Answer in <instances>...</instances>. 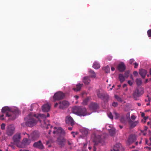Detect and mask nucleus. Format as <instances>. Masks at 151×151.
Here are the masks:
<instances>
[{
    "instance_id": "f257e3e1",
    "label": "nucleus",
    "mask_w": 151,
    "mask_h": 151,
    "mask_svg": "<svg viewBox=\"0 0 151 151\" xmlns=\"http://www.w3.org/2000/svg\"><path fill=\"white\" fill-rule=\"evenodd\" d=\"M50 116V115L48 113L47 114V116L44 114H36L33 113L29 114L28 116L25 118L24 119L26 121V125L27 126L29 127H32L35 125L37 123V120L34 118L35 117L37 118L40 122H41L42 119L44 121V124L42 125V127L47 129L50 126L49 123L47 122L46 123L45 121V119L47 117H48Z\"/></svg>"
},
{
    "instance_id": "72a5a7b5",
    "label": "nucleus",
    "mask_w": 151,
    "mask_h": 151,
    "mask_svg": "<svg viewBox=\"0 0 151 151\" xmlns=\"http://www.w3.org/2000/svg\"><path fill=\"white\" fill-rule=\"evenodd\" d=\"M147 127H144V129L143 130L141 131V134L145 135L146 134V132H145L147 129Z\"/></svg>"
},
{
    "instance_id": "09e8293b",
    "label": "nucleus",
    "mask_w": 151,
    "mask_h": 151,
    "mask_svg": "<svg viewBox=\"0 0 151 151\" xmlns=\"http://www.w3.org/2000/svg\"><path fill=\"white\" fill-rule=\"evenodd\" d=\"M128 83L130 86H131L133 84L132 82L130 81H128Z\"/></svg>"
},
{
    "instance_id": "4d7b16f0",
    "label": "nucleus",
    "mask_w": 151,
    "mask_h": 151,
    "mask_svg": "<svg viewBox=\"0 0 151 151\" xmlns=\"http://www.w3.org/2000/svg\"><path fill=\"white\" fill-rule=\"evenodd\" d=\"M145 114L144 113H142L141 114V116L142 117H143L144 118V117H145Z\"/></svg>"
},
{
    "instance_id": "cd10ccee",
    "label": "nucleus",
    "mask_w": 151,
    "mask_h": 151,
    "mask_svg": "<svg viewBox=\"0 0 151 151\" xmlns=\"http://www.w3.org/2000/svg\"><path fill=\"white\" fill-rule=\"evenodd\" d=\"M119 78L121 83L123 82L125 80V77L122 74H120L119 75Z\"/></svg>"
},
{
    "instance_id": "a19ab883",
    "label": "nucleus",
    "mask_w": 151,
    "mask_h": 151,
    "mask_svg": "<svg viewBox=\"0 0 151 151\" xmlns=\"http://www.w3.org/2000/svg\"><path fill=\"white\" fill-rule=\"evenodd\" d=\"M5 127V125L3 123L1 125V128L2 129H4Z\"/></svg>"
},
{
    "instance_id": "2eb2a0df",
    "label": "nucleus",
    "mask_w": 151,
    "mask_h": 151,
    "mask_svg": "<svg viewBox=\"0 0 151 151\" xmlns=\"http://www.w3.org/2000/svg\"><path fill=\"white\" fill-rule=\"evenodd\" d=\"M106 128L108 129L110 135L111 136H113L115 133V129L113 127V126L112 125L107 124L106 126Z\"/></svg>"
},
{
    "instance_id": "6e6d98bb",
    "label": "nucleus",
    "mask_w": 151,
    "mask_h": 151,
    "mask_svg": "<svg viewBox=\"0 0 151 151\" xmlns=\"http://www.w3.org/2000/svg\"><path fill=\"white\" fill-rule=\"evenodd\" d=\"M19 151H29V150H27L20 149L19 150Z\"/></svg>"
},
{
    "instance_id": "bb28decb",
    "label": "nucleus",
    "mask_w": 151,
    "mask_h": 151,
    "mask_svg": "<svg viewBox=\"0 0 151 151\" xmlns=\"http://www.w3.org/2000/svg\"><path fill=\"white\" fill-rule=\"evenodd\" d=\"M81 132L82 134V137H85L88 134V131L86 129H83L81 130Z\"/></svg>"
},
{
    "instance_id": "052dcab7",
    "label": "nucleus",
    "mask_w": 151,
    "mask_h": 151,
    "mask_svg": "<svg viewBox=\"0 0 151 151\" xmlns=\"http://www.w3.org/2000/svg\"><path fill=\"white\" fill-rule=\"evenodd\" d=\"M76 99H77L78 98V96H74Z\"/></svg>"
},
{
    "instance_id": "8fccbe9b",
    "label": "nucleus",
    "mask_w": 151,
    "mask_h": 151,
    "mask_svg": "<svg viewBox=\"0 0 151 151\" xmlns=\"http://www.w3.org/2000/svg\"><path fill=\"white\" fill-rule=\"evenodd\" d=\"M134 68H137L138 66V64L137 63H134Z\"/></svg>"
},
{
    "instance_id": "f3484780",
    "label": "nucleus",
    "mask_w": 151,
    "mask_h": 151,
    "mask_svg": "<svg viewBox=\"0 0 151 151\" xmlns=\"http://www.w3.org/2000/svg\"><path fill=\"white\" fill-rule=\"evenodd\" d=\"M33 145L34 147L41 149H43L44 147L40 140L38 142L35 143Z\"/></svg>"
},
{
    "instance_id": "412c9836",
    "label": "nucleus",
    "mask_w": 151,
    "mask_h": 151,
    "mask_svg": "<svg viewBox=\"0 0 151 151\" xmlns=\"http://www.w3.org/2000/svg\"><path fill=\"white\" fill-rule=\"evenodd\" d=\"M128 122L130 128H133L138 125L139 123V121H137L135 122H133L129 119V120Z\"/></svg>"
},
{
    "instance_id": "5701e85b",
    "label": "nucleus",
    "mask_w": 151,
    "mask_h": 151,
    "mask_svg": "<svg viewBox=\"0 0 151 151\" xmlns=\"http://www.w3.org/2000/svg\"><path fill=\"white\" fill-rule=\"evenodd\" d=\"M99 107V105L95 103H91L89 106L91 110H95L97 109Z\"/></svg>"
},
{
    "instance_id": "680f3d73",
    "label": "nucleus",
    "mask_w": 151,
    "mask_h": 151,
    "mask_svg": "<svg viewBox=\"0 0 151 151\" xmlns=\"http://www.w3.org/2000/svg\"><path fill=\"white\" fill-rule=\"evenodd\" d=\"M147 97H148V98L149 101H150L151 100V98L150 99L148 96H147Z\"/></svg>"
},
{
    "instance_id": "864d4df0",
    "label": "nucleus",
    "mask_w": 151,
    "mask_h": 151,
    "mask_svg": "<svg viewBox=\"0 0 151 151\" xmlns=\"http://www.w3.org/2000/svg\"><path fill=\"white\" fill-rule=\"evenodd\" d=\"M147 124L148 125L150 126V127L151 128V122H148Z\"/></svg>"
},
{
    "instance_id": "f704fd0d",
    "label": "nucleus",
    "mask_w": 151,
    "mask_h": 151,
    "mask_svg": "<svg viewBox=\"0 0 151 151\" xmlns=\"http://www.w3.org/2000/svg\"><path fill=\"white\" fill-rule=\"evenodd\" d=\"M104 70L106 73H108L110 71V68L108 66H106L104 68Z\"/></svg>"
},
{
    "instance_id": "37998d69",
    "label": "nucleus",
    "mask_w": 151,
    "mask_h": 151,
    "mask_svg": "<svg viewBox=\"0 0 151 151\" xmlns=\"http://www.w3.org/2000/svg\"><path fill=\"white\" fill-rule=\"evenodd\" d=\"M129 74V72H126L125 73V76H124L125 78H127Z\"/></svg>"
},
{
    "instance_id": "ddd939ff",
    "label": "nucleus",
    "mask_w": 151,
    "mask_h": 151,
    "mask_svg": "<svg viewBox=\"0 0 151 151\" xmlns=\"http://www.w3.org/2000/svg\"><path fill=\"white\" fill-rule=\"evenodd\" d=\"M100 91H97V95L98 97L102 99L105 102H107L108 101L109 96L107 94L105 95L101 94V96L100 95Z\"/></svg>"
},
{
    "instance_id": "774afa93",
    "label": "nucleus",
    "mask_w": 151,
    "mask_h": 151,
    "mask_svg": "<svg viewBox=\"0 0 151 151\" xmlns=\"http://www.w3.org/2000/svg\"><path fill=\"white\" fill-rule=\"evenodd\" d=\"M119 127L120 128V129H122L123 128V126H122L121 125H119Z\"/></svg>"
},
{
    "instance_id": "4be33fe9",
    "label": "nucleus",
    "mask_w": 151,
    "mask_h": 151,
    "mask_svg": "<svg viewBox=\"0 0 151 151\" xmlns=\"http://www.w3.org/2000/svg\"><path fill=\"white\" fill-rule=\"evenodd\" d=\"M50 105L49 104L47 103L42 106V110L44 112H48L50 110Z\"/></svg>"
},
{
    "instance_id": "f03ea898",
    "label": "nucleus",
    "mask_w": 151,
    "mask_h": 151,
    "mask_svg": "<svg viewBox=\"0 0 151 151\" xmlns=\"http://www.w3.org/2000/svg\"><path fill=\"white\" fill-rule=\"evenodd\" d=\"M2 114L0 116V119L3 120L8 117L9 120L15 119L19 114V112L17 108L10 107L6 106L1 110Z\"/></svg>"
},
{
    "instance_id": "dca6fc26",
    "label": "nucleus",
    "mask_w": 151,
    "mask_h": 151,
    "mask_svg": "<svg viewBox=\"0 0 151 151\" xmlns=\"http://www.w3.org/2000/svg\"><path fill=\"white\" fill-rule=\"evenodd\" d=\"M143 93V91H140L139 90L137 89L134 91L133 96L134 98L136 99L139 96L141 95Z\"/></svg>"
},
{
    "instance_id": "20e7f679",
    "label": "nucleus",
    "mask_w": 151,
    "mask_h": 151,
    "mask_svg": "<svg viewBox=\"0 0 151 151\" xmlns=\"http://www.w3.org/2000/svg\"><path fill=\"white\" fill-rule=\"evenodd\" d=\"M72 111L73 113L79 116H86L90 115V113H87L85 108H80L79 107L75 106L73 107Z\"/></svg>"
},
{
    "instance_id": "4c0bfd02",
    "label": "nucleus",
    "mask_w": 151,
    "mask_h": 151,
    "mask_svg": "<svg viewBox=\"0 0 151 151\" xmlns=\"http://www.w3.org/2000/svg\"><path fill=\"white\" fill-rule=\"evenodd\" d=\"M108 117L111 119H113V116L111 113H108Z\"/></svg>"
},
{
    "instance_id": "7ed1b4c3",
    "label": "nucleus",
    "mask_w": 151,
    "mask_h": 151,
    "mask_svg": "<svg viewBox=\"0 0 151 151\" xmlns=\"http://www.w3.org/2000/svg\"><path fill=\"white\" fill-rule=\"evenodd\" d=\"M51 130L49 132V134H50V132L53 131V133L54 134H56L58 135L61 136H63L65 134V132L61 127L57 128L56 127H53L51 126ZM57 143L59 145L62 147L63 146L65 143V139L62 136H60L58 137L57 139Z\"/></svg>"
},
{
    "instance_id": "c85d7f7f",
    "label": "nucleus",
    "mask_w": 151,
    "mask_h": 151,
    "mask_svg": "<svg viewBox=\"0 0 151 151\" xmlns=\"http://www.w3.org/2000/svg\"><path fill=\"white\" fill-rule=\"evenodd\" d=\"M83 81L85 84L88 85L90 82V80L88 77H85L83 78Z\"/></svg>"
},
{
    "instance_id": "338daca9",
    "label": "nucleus",
    "mask_w": 151,
    "mask_h": 151,
    "mask_svg": "<svg viewBox=\"0 0 151 151\" xmlns=\"http://www.w3.org/2000/svg\"><path fill=\"white\" fill-rule=\"evenodd\" d=\"M114 87V85H113V86H112V88H110V89H109V90H112V88Z\"/></svg>"
},
{
    "instance_id": "5fc2aeb1",
    "label": "nucleus",
    "mask_w": 151,
    "mask_h": 151,
    "mask_svg": "<svg viewBox=\"0 0 151 151\" xmlns=\"http://www.w3.org/2000/svg\"><path fill=\"white\" fill-rule=\"evenodd\" d=\"M23 134L24 135H25V134H27V135L28 137L29 138H30V135L29 134H27L25 132H23Z\"/></svg>"
},
{
    "instance_id": "79ce46f5",
    "label": "nucleus",
    "mask_w": 151,
    "mask_h": 151,
    "mask_svg": "<svg viewBox=\"0 0 151 151\" xmlns=\"http://www.w3.org/2000/svg\"><path fill=\"white\" fill-rule=\"evenodd\" d=\"M131 118L132 120H134L136 118V116L134 115H132Z\"/></svg>"
},
{
    "instance_id": "6e6552de",
    "label": "nucleus",
    "mask_w": 151,
    "mask_h": 151,
    "mask_svg": "<svg viewBox=\"0 0 151 151\" xmlns=\"http://www.w3.org/2000/svg\"><path fill=\"white\" fill-rule=\"evenodd\" d=\"M15 127L13 124H10L7 126L6 134L9 136H12L14 133Z\"/></svg>"
},
{
    "instance_id": "a211bd4d",
    "label": "nucleus",
    "mask_w": 151,
    "mask_h": 151,
    "mask_svg": "<svg viewBox=\"0 0 151 151\" xmlns=\"http://www.w3.org/2000/svg\"><path fill=\"white\" fill-rule=\"evenodd\" d=\"M65 121L66 123L70 124L71 126L75 124L74 121L70 116H68L66 117Z\"/></svg>"
},
{
    "instance_id": "3c124183",
    "label": "nucleus",
    "mask_w": 151,
    "mask_h": 151,
    "mask_svg": "<svg viewBox=\"0 0 151 151\" xmlns=\"http://www.w3.org/2000/svg\"><path fill=\"white\" fill-rule=\"evenodd\" d=\"M71 134H73V136L74 137H75V135H76L77 134V133H75L74 132H72Z\"/></svg>"
},
{
    "instance_id": "58836bf2",
    "label": "nucleus",
    "mask_w": 151,
    "mask_h": 151,
    "mask_svg": "<svg viewBox=\"0 0 151 151\" xmlns=\"http://www.w3.org/2000/svg\"><path fill=\"white\" fill-rule=\"evenodd\" d=\"M115 97L116 99H117V100L119 101H122V99L119 97L118 96L116 95L115 96Z\"/></svg>"
},
{
    "instance_id": "69168bd1",
    "label": "nucleus",
    "mask_w": 151,
    "mask_h": 151,
    "mask_svg": "<svg viewBox=\"0 0 151 151\" xmlns=\"http://www.w3.org/2000/svg\"><path fill=\"white\" fill-rule=\"evenodd\" d=\"M127 85L126 84H124L123 85V87L124 88L125 87L127 86Z\"/></svg>"
},
{
    "instance_id": "e433bc0d",
    "label": "nucleus",
    "mask_w": 151,
    "mask_h": 151,
    "mask_svg": "<svg viewBox=\"0 0 151 151\" xmlns=\"http://www.w3.org/2000/svg\"><path fill=\"white\" fill-rule=\"evenodd\" d=\"M147 34L149 37H151V29H149L147 31Z\"/></svg>"
},
{
    "instance_id": "603ef678",
    "label": "nucleus",
    "mask_w": 151,
    "mask_h": 151,
    "mask_svg": "<svg viewBox=\"0 0 151 151\" xmlns=\"http://www.w3.org/2000/svg\"><path fill=\"white\" fill-rule=\"evenodd\" d=\"M107 58L108 60H110L111 59L112 57L111 56H109Z\"/></svg>"
},
{
    "instance_id": "473e14b6",
    "label": "nucleus",
    "mask_w": 151,
    "mask_h": 151,
    "mask_svg": "<svg viewBox=\"0 0 151 151\" xmlns=\"http://www.w3.org/2000/svg\"><path fill=\"white\" fill-rule=\"evenodd\" d=\"M145 143L146 144L149 145H151V138H150L149 140H148L147 139H145Z\"/></svg>"
},
{
    "instance_id": "a878e982",
    "label": "nucleus",
    "mask_w": 151,
    "mask_h": 151,
    "mask_svg": "<svg viewBox=\"0 0 151 151\" xmlns=\"http://www.w3.org/2000/svg\"><path fill=\"white\" fill-rule=\"evenodd\" d=\"M88 72L91 78H95L96 77V74L91 69H89Z\"/></svg>"
},
{
    "instance_id": "c9c22d12",
    "label": "nucleus",
    "mask_w": 151,
    "mask_h": 151,
    "mask_svg": "<svg viewBox=\"0 0 151 151\" xmlns=\"http://www.w3.org/2000/svg\"><path fill=\"white\" fill-rule=\"evenodd\" d=\"M148 118V116H145L143 118V119H142V122L144 123L146 122V120Z\"/></svg>"
},
{
    "instance_id": "ea45409f",
    "label": "nucleus",
    "mask_w": 151,
    "mask_h": 151,
    "mask_svg": "<svg viewBox=\"0 0 151 151\" xmlns=\"http://www.w3.org/2000/svg\"><path fill=\"white\" fill-rule=\"evenodd\" d=\"M118 105V104L117 102H114L112 104V106L115 107L116 106Z\"/></svg>"
},
{
    "instance_id": "b1692460",
    "label": "nucleus",
    "mask_w": 151,
    "mask_h": 151,
    "mask_svg": "<svg viewBox=\"0 0 151 151\" xmlns=\"http://www.w3.org/2000/svg\"><path fill=\"white\" fill-rule=\"evenodd\" d=\"M147 73V72L145 70L142 69L139 70V74L143 78H145Z\"/></svg>"
},
{
    "instance_id": "39448f33",
    "label": "nucleus",
    "mask_w": 151,
    "mask_h": 151,
    "mask_svg": "<svg viewBox=\"0 0 151 151\" xmlns=\"http://www.w3.org/2000/svg\"><path fill=\"white\" fill-rule=\"evenodd\" d=\"M114 114L115 115L114 118L115 119H119L120 121L122 123H125L126 119L129 118L130 113L128 112L126 115V117H125L123 115H120L116 112H114Z\"/></svg>"
},
{
    "instance_id": "bf43d9fd",
    "label": "nucleus",
    "mask_w": 151,
    "mask_h": 151,
    "mask_svg": "<svg viewBox=\"0 0 151 151\" xmlns=\"http://www.w3.org/2000/svg\"><path fill=\"white\" fill-rule=\"evenodd\" d=\"M111 70L112 71H113L115 70V68L114 67H112L111 68Z\"/></svg>"
},
{
    "instance_id": "c03bdc74",
    "label": "nucleus",
    "mask_w": 151,
    "mask_h": 151,
    "mask_svg": "<svg viewBox=\"0 0 151 151\" xmlns=\"http://www.w3.org/2000/svg\"><path fill=\"white\" fill-rule=\"evenodd\" d=\"M133 74L135 76H137L138 74V73L136 71H134L133 72Z\"/></svg>"
},
{
    "instance_id": "423d86ee",
    "label": "nucleus",
    "mask_w": 151,
    "mask_h": 151,
    "mask_svg": "<svg viewBox=\"0 0 151 151\" xmlns=\"http://www.w3.org/2000/svg\"><path fill=\"white\" fill-rule=\"evenodd\" d=\"M69 105V102L67 101H60L59 103H56L54 105L55 107H57L59 105V108L60 109H64L67 107Z\"/></svg>"
},
{
    "instance_id": "e2e57ef3",
    "label": "nucleus",
    "mask_w": 151,
    "mask_h": 151,
    "mask_svg": "<svg viewBox=\"0 0 151 151\" xmlns=\"http://www.w3.org/2000/svg\"><path fill=\"white\" fill-rule=\"evenodd\" d=\"M137 104L138 105V106H140L141 105V104L140 103H137Z\"/></svg>"
},
{
    "instance_id": "c756f323",
    "label": "nucleus",
    "mask_w": 151,
    "mask_h": 151,
    "mask_svg": "<svg viewBox=\"0 0 151 151\" xmlns=\"http://www.w3.org/2000/svg\"><path fill=\"white\" fill-rule=\"evenodd\" d=\"M95 69H98L100 67L99 64L97 62H94L92 66Z\"/></svg>"
},
{
    "instance_id": "4468645a",
    "label": "nucleus",
    "mask_w": 151,
    "mask_h": 151,
    "mask_svg": "<svg viewBox=\"0 0 151 151\" xmlns=\"http://www.w3.org/2000/svg\"><path fill=\"white\" fill-rule=\"evenodd\" d=\"M40 136L39 132L37 131H35L32 133L30 135V137L32 140L37 139Z\"/></svg>"
},
{
    "instance_id": "0eeeda50",
    "label": "nucleus",
    "mask_w": 151,
    "mask_h": 151,
    "mask_svg": "<svg viewBox=\"0 0 151 151\" xmlns=\"http://www.w3.org/2000/svg\"><path fill=\"white\" fill-rule=\"evenodd\" d=\"M31 140L27 138H24L22 141L17 144V146L19 148H24L29 144L31 143Z\"/></svg>"
},
{
    "instance_id": "13d9d810",
    "label": "nucleus",
    "mask_w": 151,
    "mask_h": 151,
    "mask_svg": "<svg viewBox=\"0 0 151 151\" xmlns=\"http://www.w3.org/2000/svg\"><path fill=\"white\" fill-rule=\"evenodd\" d=\"M148 79H146L145 80V82H144V83H147L148 82Z\"/></svg>"
},
{
    "instance_id": "de8ad7c7",
    "label": "nucleus",
    "mask_w": 151,
    "mask_h": 151,
    "mask_svg": "<svg viewBox=\"0 0 151 151\" xmlns=\"http://www.w3.org/2000/svg\"><path fill=\"white\" fill-rule=\"evenodd\" d=\"M134 60L133 59H131L129 60V63L130 64H131L132 63L134 62Z\"/></svg>"
},
{
    "instance_id": "6ab92c4d",
    "label": "nucleus",
    "mask_w": 151,
    "mask_h": 151,
    "mask_svg": "<svg viewBox=\"0 0 151 151\" xmlns=\"http://www.w3.org/2000/svg\"><path fill=\"white\" fill-rule=\"evenodd\" d=\"M126 68L125 66L123 63L121 62L117 66L118 70L120 72L124 71Z\"/></svg>"
},
{
    "instance_id": "2f4dec72",
    "label": "nucleus",
    "mask_w": 151,
    "mask_h": 151,
    "mask_svg": "<svg viewBox=\"0 0 151 151\" xmlns=\"http://www.w3.org/2000/svg\"><path fill=\"white\" fill-rule=\"evenodd\" d=\"M90 98L89 97H88L86 99H85L83 100V101L82 103L84 105H86L87 104L88 102L90 100Z\"/></svg>"
},
{
    "instance_id": "393cba45",
    "label": "nucleus",
    "mask_w": 151,
    "mask_h": 151,
    "mask_svg": "<svg viewBox=\"0 0 151 151\" xmlns=\"http://www.w3.org/2000/svg\"><path fill=\"white\" fill-rule=\"evenodd\" d=\"M83 85V84L79 83L76 85V88H73V89L75 91H78L81 89Z\"/></svg>"
},
{
    "instance_id": "9d476101",
    "label": "nucleus",
    "mask_w": 151,
    "mask_h": 151,
    "mask_svg": "<svg viewBox=\"0 0 151 151\" xmlns=\"http://www.w3.org/2000/svg\"><path fill=\"white\" fill-rule=\"evenodd\" d=\"M64 96V94L61 91L56 93L54 94L53 97L54 101H55L57 100H59L63 99Z\"/></svg>"
},
{
    "instance_id": "7c9ffc66",
    "label": "nucleus",
    "mask_w": 151,
    "mask_h": 151,
    "mask_svg": "<svg viewBox=\"0 0 151 151\" xmlns=\"http://www.w3.org/2000/svg\"><path fill=\"white\" fill-rule=\"evenodd\" d=\"M136 82L138 86L141 85L142 83V80L140 78H137L136 81Z\"/></svg>"
},
{
    "instance_id": "1a4fd4ad",
    "label": "nucleus",
    "mask_w": 151,
    "mask_h": 151,
    "mask_svg": "<svg viewBox=\"0 0 151 151\" xmlns=\"http://www.w3.org/2000/svg\"><path fill=\"white\" fill-rule=\"evenodd\" d=\"M93 141L95 145H97L99 143L103 145L104 143L105 139L104 138H102L100 136L97 135L95 136Z\"/></svg>"
},
{
    "instance_id": "9b49d317",
    "label": "nucleus",
    "mask_w": 151,
    "mask_h": 151,
    "mask_svg": "<svg viewBox=\"0 0 151 151\" xmlns=\"http://www.w3.org/2000/svg\"><path fill=\"white\" fill-rule=\"evenodd\" d=\"M111 151H124V149L120 143H116L113 147Z\"/></svg>"
},
{
    "instance_id": "49530a36",
    "label": "nucleus",
    "mask_w": 151,
    "mask_h": 151,
    "mask_svg": "<svg viewBox=\"0 0 151 151\" xmlns=\"http://www.w3.org/2000/svg\"><path fill=\"white\" fill-rule=\"evenodd\" d=\"M144 148H146L147 149V150H151V148L150 147H145Z\"/></svg>"
},
{
    "instance_id": "a18cd8bd",
    "label": "nucleus",
    "mask_w": 151,
    "mask_h": 151,
    "mask_svg": "<svg viewBox=\"0 0 151 151\" xmlns=\"http://www.w3.org/2000/svg\"><path fill=\"white\" fill-rule=\"evenodd\" d=\"M97 91H100V96H101V94H103V95H105V94L104 93L102 92L101 91L99 90H97L96 91V93H97Z\"/></svg>"
},
{
    "instance_id": "0e129e2a",
    "label": "nucleus",
    "mask_w": 151,
    "mask_h": 151,
    "mask_svg": "<svg viewBox=\"0 0 151 151\" xmlns=\"http://www.w3.org/2000/svg\"><path fill=\"white\" fill-rule=\"evenodd\" d=\"M68 129L69 130H71L72 129V127H69L68 128Z\"/></svg>"
},
{
    "instance_id": "aec40b11",
    "label": "nucleus",
    "mask_w": 151,
    "mask_h": 151,
    "mask_svg": "<svg viewBox=\"0 0 151 151\" xmlns=\"http://www.w3.org/2000/svg\"><path fill=\"white\" fill-rule=\"evenodd\" d=\"M136 139V137L134 135H131L127 141V144L130 145L134 142Z\"/></svg>"
},
{
    "instance_id": "f8f14e48",
    "label": "nucleus",
    "mask_w": 151,
    "mask_h": 151,
    "mask_svg": "<svg viewBox=\"0 0 151 151\" xmlns=\"http://www.w3.org/2000/svg\"><path fill=\"white\" fill-rule=\"evenodd\" d=\"M21 138V134L20 133H17L15 134L13 137V139L14 143L17 145L19 143L20 139Z\"/></svg>"
}]
</instances>
